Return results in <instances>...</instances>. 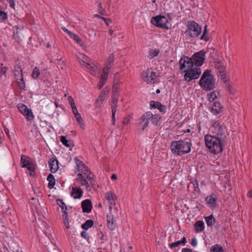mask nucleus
I'll return each instance as SVG.
<instances>
[{"mask_svg":"<svg viewBox=\"0 0 252 252\" xmlns=\"http://www.w3.org/2000/svg\"><path fill=\"white\" fill-rule=\"evenodd\" d=\"M182 252H193L192 250L189 248H183L182 250Z\"/></svg>","mask_w":252,"mask_h":252,"instance_id":"nucleus-60","label":"nucleus"},{"mask_svg":"<svg viewBox=\"0 0 252 252\" xmlns=\"http://www.w3.org/2000/svg\"><path fill=\"white\" fill-rule=\"evenodd\" d=\"M57 204L61 208L62 213H63V200L59 199H56Z\"/></svg>","mask_w":252,"mask_h":252,"instance_id":"nucleus-44","label":"nucleus"},{"mask_svg":"<svg viewBox=\"0 0 252 252\" xmlns=\"http://www.w3.org/2000/svg\"><path fill=\"white\" fill-rule=\"evenodd\" d=\"M81 235L83 238L85 239H88L89 237L88 233L85 231H83L81 232Z\"/></svg>","mask_w":252,"mask_h":252,"instance_id":"nucleus-50","label":"nucleus"},{"mask_svg":"<svg viewBox=\"0 0 252 252\" xmlns=\"http://www.w3.org/2000/svg\"><path fill=\"white\" fill-rule=\"evenodd\" d=\"M197 241L196 240L195 238H192L191 239V242H190V244L193 246V247H195L197 245Z\"/></svg>","mask_w":252,"mask_h":252,"instance_id":"nucleus-52","label":"nucleus"},{"mask_svg":"<svg viewBox=\"0 0 252 252\" xmlns=\"http://www.w3.org/2000/svg\"><path fill=\"white\" fill-rule=\"evenodd\" d=\"M19 111L26 117L28 121H31L34 118V115L31 109L23 104L18 105Z\"/></svg>","mask_w":252,"mask_h":252,"instance_id":"nucleus-14","label":"nucleus"},{"mask_svg":"<svg viewBox=\"0 0 252 252\" xmlns=\"http://www.w3.org/2000/svg\"><path fill=\"white\" fill-rule=\"evenodd\" d=\"M105 83V82L103 81H101V80H100L99 82L98 83V89H101V87L104 85Z\"/></svg>","mask_w":252,"mask_h":252,"instance_id":"nucleus-56","label":"nucleus"},{"mask_svg":"<svg viewBox=\"0 0 252 252\" xmlns=\"http://www.w3.org/2000/svg\"><path fill=\"white\" fill-rule=\"evenodd\" d=\"M49 166L51 172L55 173L59 169L58 161L56 159H50L49 161Z\"/></svg>","mask_w":252,"mask_h":252,"instance_id":"nucleus-21","label":"nucleus"},{"mask_svg":"<svg viewBox=\"0 0 252 252\" xmlns=\"http://www.w3.org/2000/svg\"><path fill=\"white\" fill-rule=\"evenodd\" d=\"M26 167L27 168L28 170L30 171L32 170H34V166L31 163L28 164V166H27Z\"/></svg>","mask_w":252,"mask_h":252,"instance_id":"nucleus-51","label":"nucleus"},{"mask_svg":"<svg viewBox=\"0 0 252 252\" xmlns=\"http://www.w3.org/2000/svg\"><path fill=\"white\" fill-rule=\"evenodd\" d=\"M81 207L84 213H89L92 209V202L89 199H86L81 203Z\"/></svg>","mask_w":252,"mask_h":252,"instance_id":"nucleus-17","label":"nucleus"},{"mask_svg":"<svg viewBox=\"0 0 252 252\" xmlns=\"http://www.w3.org/2000/svg\"><path fill=\"white\" fill-rule=\"evenodd\" d=\"M94 224L93 220H87L85 223H83L81 225V228L84 230H88L89 228L92 227Z\"/></svg>","mask_w":252,"mask_h":252,"instance_id":"nucleus-30","label":"nucleus"},{"mask_svg":"<svg viewBox=\"0 0 252 252\" xmlns=\"http://www.w3.org/2000/svg\"><path fill=\"white\" fill-rule=\"evenodd\" d=\"M64 32H65L68 34L69 37H70L71 38H73V36L74 35V33L70 32L68 31L67 29L64 27Z\"/></svg>","mask_w":252,"mask_h":252,"instance_id":"nucleus-46","label":"nucleus"},{"mask_svg":"<svg viewBox=\"0 0 252 252\" xmlns=\"http://www.w3.org/2000/svg\"><path fill=\"white\" fill-rule=\"evenodd\" d=\"M109 73V70H105V69L103 68V73L101 75L100 80H101V81H103L104 82H105V81H106V80L108 78V75Z\"/></svg>","mask_w":252,"mask_h":252,"instance_id":"nucleus-37","label":"nucleus"},{"mask_svg":"<svg viewBox=\"0 0 252 252\" xmlns=\"http://www.w3.org/2000/svg\"><path fill=\"white\" fill-rule=\"evenodd\" d=\"M195 231L196 232L202 231L204 229V224L202 221L198 220L194 223Z\"/></svg>","mask_w":252,"mask_h":252,"instance_id":"nucleus-27","label":"nucleus"},{"mask_svg":"<svg viewBox=\"0 0 252 252\" xmlns=\"http://www.w3.org/2000/svg\"><path fill=\"white\" fill-rule=\"evenodd\" d=\"M111 99L112 100V103L111 105L112 113H116L117 109V104L118 103L119 97H117V96L115 95L114 96H112Z\"/></svg>","mask_w":252,"mask_h":252,"instance_id":"nucleus-25","label":"nucleus"},{"mask_svg":"<svg viewBox=\"0 0 252 252\" xmlns=\"http://www.w3.org/2000/svg\"><path fill=\"white\" fill-rule=\"evenodd\" d=\"M181 244L180 242L179 241H176L175 242L169 244V247L171 248L177 247L179 246Z\"/></svg>","mask_w":252,"mask_h":252,"instance_id":"nucleus-47","label":"nucleus"},{"mask_svg":"<svg viewBox=\"0 0 252 252\" xmlns=\"http://www.w3.org/2000/svg\"><path fill=\"white\" fill-rule=\"evenodd\" d=\"M167 20L165 16L158 15L153 17L151 19V23L158 27L165 28L168 29V27L166 26Z\"/></svg>","mask_w":252,"mask_h":252,"instance_id":"nucleus-11","label":"nucleus"},{"mask_svg":"<svg viewBox=\"0 0 252 252\" xmlns=\"http://www.w3.org/2000/svg\"><path fill=\"white\" fill-rule=\"evenodd\" d=\"M83 191L82 189L78 187H72L71 192V195L74 199H80L83 194Z\"/></svg>","mask_w":252,"mask_h":252,"instance_id":"nucleus-18","label":"nucleus"},{"mask_svg":"<svg viewBox=\"0 0 252 252\" xmlns=\"http://www.w3.org/2000/svg\"><path fill=\"white\" fill-rule=\"evenodd\" d=\"M159 50L157 49H151L149 52V56L152 59L156 57L159 54Z\"/></svg>","mask_w":252,"mask_h":252,"instance_id":"nucleus-38","label":"nucleus"},{"mask_svg":"<svg viewBox=\"0 0 252 252\" xmlns=\"http://www.w3.org/2000/svg\"><path fill=\"white\" fill-rule=\"evenodd\" d=\"M73 113L75 115V118L79 123L81 127L83 128L84 124L83 123V119L80 115L78 113V110H77V112H73Z\"/></svg>","mask_w":252,"mask_h":252,"instance_id":"nucleus-34","label":"nucleus"},{"mask_svg":"<svg viewBox=\"0 0 252 252\" xmlns=\"http://www.w3.org/2000/svg\"><path fill=\"white\" fill-rule=\"evenodd\" d=\"M212 128L213 132L217 134L218 136H220L221 139L223 140L225 137V130L222 126L218 121L215 122L212 126Z\"/></svg>","mask_w":252,"mask_h":252,"instance_id":"nucleus-13","label":"nucleus"},{"mask_svg":"<svg viewBox=\"0 0 252 252\" xmlns=\"http://www.w3.org/2000/svg\"><path fill=\"white\" fill-rule=\"evenodd\" d=\"M13 38L16 41H17L18 42L22 40V38H21L19 35V32L17 31L16 32H14Z\"/></svg>","mask_w":252,"mask_h":252,"instance_id":"nucleus-43","label":"nucleus"},{"mask_svg":"<svg viewBox=\"0 0 252 252\" xmlns=\"http://www.w3.org/2000/svg\"><path fill=\"white\" fill-rule=\"evenodd\" d=\"M47 180L49 181L48 188L49 189H52L55 184V180L54 176L50 174L47 177Z\"/></svg>","mask_w":252,"mask_h":252,"instance_id":"nucleus-28","label":"nucleus"},{"mask_svg":"<svg viewBox=\"0 0 252 252\" xmlns=\"http://www.w3.org/2000/svg\"><path fill=\"white\" fill-rule=\"evenodd\" d=\"M102 19L104 20L106 25L107 26H109L110 23L111 22V20L110 19H107V18H104V17H102Z\"/></svg>","mask_w":252,"mask_h":252,"instance_id":"nucleus-57","label":"nucleus"},{"mask_svg":"<svg viewBox=\"0 0 252 252\" xmlns=\"http://www.w3.org/2000/svg\"><path fill=\"white\" fill-rule=\"evenodd\" d=\"M68 101L71 106L73 112H77V109L75 104L73 98L71 96H69L68 97Z\"/></svg>","mask_w":252,"mask_h":252,"instance_id":"nucleus-33","label":"nucleus"},{"mask_svg":"<svg viewBox=\"0 0 252 252\" xmlns=\"http://www.w3.org/2000/svg\"><path fill=\"white\" fill-rule=\"evenodd\" d=\"M109 92V89L106 87H105L101 91L94 103L96 107L99 108L101 107L103 103V101L105 100V97L108 94Z\"/></svg>","mask_w":252,"mask_h":252,"instance_id":"nucleus-15","label":"nucleus"},{"mask_svg":"<svg viewBox=\"0 0 252 252\" xmlns=\"http://www.w3.org/2000/svg\"><path fill=\"white\" fill-rule=\"evenodd\" d=\"M205 200L210 208L214 209L216 207L217 198L215 196V195L213 194L211 195L207 196L205 199Z\"/></svg>","mask_w":252,"mask_h":252,"instance_id":"nucleus-19","label":"nucleus"},{"mask_svg":"<svg viewBox=\"0 0 252 252\" xmlns=\"http://www.w3.org/2000/svg\"><path fill=\"white\" fill-rule=\"evenodd\" d=\"M152 124L155 125H158L160 124V118L158 115L152 114V117L150 118V120Z\"/></svg>","mask_w":252,"mask_h":252,"instance_id":"nucleus-31","label":"nucleus"},{"mask_svg":"<svg viewBox=\"0 0 252 252\" xmlns=\"http://www.w3.org/2000/svg\"><path fill=\"white\" fill-rule=\"evenodd\" d=\"M30 173V175L31 176H34V175H35L34 170H32L30 171V173Z\"/></svg>","mask_w":252,"mask_h":252,"instance_id":"nucleus-62","label":"nucleus"},{"mask_svg":"<svg viewBox=\"0 0 252 252\" xmlns=\"http://www.w3.org/2000/svg\"><path fill=\"white\" fill-rule=\"evenodd\" d=\"M120 89L117 85L114 84L112 88V96H114L115 95L117 97H119Z\"/></svg>","mask_w":252,"mask_h":252,"instance_id":"nucleus-35","label":"nucleus"},{"mask_svg":"<svg viewBox=\"0 0 252 252\" xmlns=\"http://www.w3.org/2000/svg\"><path fill=\"white\" fill-rule=\"evenodd\" d=\"M187 28L188 30L186 32L191 37H197L201 32V27L193 21L188 23Z\"/></svg>","mask_w":252,"mask_h":252,"instance_id":"nucleus-8","label":"nucleus"},{"mask_svg":"<svg viewBox=\"0 0 252 252\" xmlns=\"http://www.w3.org/2000/svg\"><path fill=\"white\" fill-rule=\"evenodd\" d=\"M76 42L81 46H84V42L83 40L77 35L74 34L73 38H72Z\"/></svg>","mask_w":252,"mask_h":252,"instance_id":"nucleus-39","label":"nucleus"},{"mask_svg":"<svg viewBox=\"0 0 252 252\" xmlns=\"http://www.w3.org/2000/svg\"><path fill=\"white\" fill-rule=\"evenodd\" d=\"M180 69L184 72L185 80L189 82L193 79L198 78L201 74V69L193 67L191 59L186 56L181 58L179 61Z\"/></svg>","mask_w":252,"mask_h":252,"instance_id":"nucleus-2","label":"nucleus"},{"mask_svg":"<svg viewBox=\"0 0 252 252\" xmlns=\"http://www.w3.org/2000/svg\"><path fill=\"white\" fill-rule=\"evenodd\" d=\"M205 220L206 221L207 224L208 226H211L214 224L216 220L214 218L213 216L211 215L208 217H205Z\"/></svg>","mask_w":252,"mask_h":252,"instance_id":"nucleus-29","label":"nucleus"},{"mask_svg":"<svg viewBox=\"0 0 252 252\" xmlns=\"http://www.w3.org/2000/svg\"><path fill=\"white\" fill-rule=\"evenodd\" d=\"M215 67L219 70L220 74L221 77V79L222 80H224L225 79V74L222 63L221 62L218 61L215 63Z\"/></svg>","mask_w":252,"mask_h":252,"instance_id":"nucleus-22","label":"nucleus"},{"mask_svg":"<svg viewBox=\"0 0 252 252\" xmlns=\"http://www.w3.org/2000/svg\"><path fill=\"white\" fill-rule=\"evenodd\" d=\"M141 77L145 82L153 84L155 83V80L156 78V73L150 69H148L142 72Z\"/></svg>","mask_w":252,"mask_h":252,"instance_id":"nucleus-12","label":"nucleus"},{"mask_svg":"<svg viewBox=\"0 0 252 252\" xmlns=\"http://www.w3.org/2000/svg\"><path fill=\"white\" fill-rule=\"evenodd\" d=\"M24 155H22L21 156V164L22 167H26L28 166V164L30 163L28 160H27L24 158Z\"/></svg>","mask_w":252,"mask_h":252,"instance_id":"nucleus-40","label":"nucleus"},{"mask_svg":"<svg viewBox=\"0 0 252 252\" xmlns=\"http://www.w3.org/2000/svg\"><path fill=\"white\" fill-rule=\"evenodd\" d=\"M158 109H159V111L161 112H165L166 110V107H165V106L162 105L161 104V106L158 107Z\"/></svg>","mask_w":252,"mask_h":252,"instance_id":"nucleus-53","label":"nucleus"},{"mask_svg":"<svg viewBox=\"0 0 252 252\" xmlns=\"http://www.w3.org/2000/svg\"><path fill=\"white\" fill-rule=\"evenodd\" d=\"M39 74L40 72L39 69L37 67H35L32 74V77L34 79H36L38 77Z\"/></svg>","mask_w":252,"mask_h":252,"instance_id":"nucleus-41","label":"nucleus"},{"mask_svg":"<svg viewBox=\"0 0 252 252\" xmlns=\"http://www.w3.org/2000/svg\"><path fill=\"white\" fill-rule=\"evenodd\" d=\"M114 81L115 84H116V85H118L120 83L119 73L117 72L115 74L114 76Z\"/></svg>","mask_w":252,"mask_h":252,"instance_id":"nucleus-45","label":"nucleus"},{"mask_svg":"<svg viewBox=\"0 0 252 252\" xmlns=\"http://www.w3.org/2000/svg\"><path fill=\"white\" fill-rule=\"evenodd\" d=\"M150 104L151 107L157 109L161 106V103L158 101H151Z\"/></svg>","mask_w":252,"mask_h":252,"instance_id":"nucleus-42","label":"nucleus"},{"mask_svg":"<svg viewBox=\"0 0 252 252\" xmlns=\"http://www.w3.org/2000/svg\"><path fill=\"white\" fill-rule=\"evenodd\" d=\"M114 61V56L113 54L110 55L108 58L107 60L106 61L105 66L103 68L105 70H109L110 68L111 67L112 64L113 63Z\"/></svg>","mask_w":252,"mask_h":252,"instance_id":"nucleus-26","label":"nucleus"},{"mask_svg":"<svg viewBox=\"0 0 252 252\" xmlns=\"http://www.w3.org/2000/svg\"><path fill=\"white\" fill-rule=\"evenodd\" d=\"M13 72L19 87L22 89H24L26 87V85L23 80L21 65L19 61L15 62Z\"/></svg>","mask_w":252,"mask_h":252,"instance_id":"nucleus-6","label":"nucleus"},{"mask_svg":"<svg viewBox=\"0 0 252 252\" xmlns=\"http://www.w3.org/2000/svg\"><path fill=\"white\" fill-rule=\"evenodd\" d=\"M211 252H224L222 247L218 244L212 246Z\"/></svg>","mask_w":252,"mask_h":252,"instance_id":"nucleus-32","label":"nucleus"},{"mask_svg":"<svg viewBox=\"0 0 252 252\" xmlns=\"http://www.w3.org/2000/svg\"><path fill=\"white\" fill-rule=\"evenodd\" d=\"M107 226L111 230L115 228V225L114 223V217L111 213H109L107 216Z\"/></svg>","mask_w":252,"mask_h":252,"instance_id":"nucleus-23","label":"nucleus"},{"mask_svg":"<svg viewBox=\"0 0 252 252\" xmlns=\"http://www.w3.org/2000/svg\"><path fill=\"white\" fill-rule=\"evenodd\" d=\"M74 160L76 164V169L80 171L77 174V180L80 182L82 186L86 187L87 191H91L90 185L93 186L94 183V175L81 160L77 158H75Z\"/></svg>","mask_w":252,"mask_h":252,"instance_id":"nucleus-1","label":"nucleus"},{"mask_svg":"<svg viewBox=\"0 0 252 252\" xmlns=\"http://www.w3.org/2000/svg\"><path fill=\"white\" fill-rule=\"evenodd\" d=\"M105 196L106 199L108 201V202L110 204V206H109V209L111 211L112 210V205L113 204H115L114 202L117 199L116 195L112 192L108 191L105 193Z\"/></svg>","mask_w":252,"mask_h":252,"instance_id":"nucleus-20","label":"nucleus"},{"mask_svg":"<svg viewBox=\"0 0 252 252\" xmlns=\"http://www.w3.org/2000/svg\"><path fill=\"white\" fill-rule=\"evenodd\" d=\"M206 57V52L204 50H201L194 53L190 58L194 65L201 66L204 63Z\"/></svg>","mask_w":252,"mask_h":252,"instance_id":"nucleus-9","label":"nucleus"},{"mask_svg":"<svg viewBox=\"0 0 252 252\" xmlns=\"http://www.w3.org/2000/svg\"><path fill=\"white\" fill-rule=\"evenodd\" d=\"M115 114L116 113H112V125L113 126L115 125V121H116Z\"/></svg>","mask_w":252,"mask_h":252,"instance_id":"nucleus-58","label":"nucleus"},{"mask_svg":"<svg viewBox=\"0 0 252 252\" xmlns=\"http://www.w3.org/2000/svg\"><path fill=\"white\" fill-rule=\"evenodd\" d=\"M7 70V68L6 67H4L2 68L1 69V71L3 73H5L6 72Z\"/></svg>","mask_w":252,"mask_h":252,"instance_id":"nucleus-64","label":"nucleus"},{"mask_svg":"<svg viewBox=\"0 0 252 252\" xmlns=\"http://www.w3.org/2000/svg\"><path fill=\"white\" fill-rule=\"evenodd\" d=\"M210 37L209 35H207L206 34H203L200 37V39L201 40H204L206 41H209L210 40Z\"/></svg>","mask_w":252,"mask_h":252,"instance_id":"nucleus-49","label":"nucleus"},{"mask_svg":"<svg viewBox=\"0 0 252 252\" xmlns=\"http://www.w3.org/2000/svg\"><path fill=\"white\" fill-rule=\"evenodd\" d=\"M130 121V119L129 118H126L123 121V125H127Z\"/></svg>","mask_w":252,"mask_h":252,"instance_id":"nucleus-55","label":"nucleus"},{"mask_svg":"<svg viewBox=\"0 0 252 252\" xmlns=\"http://www.w3.org/2000/svg\"><path fill=\"white\" fill-rule=\"evenodd\" d=\"M7 0L8 1L10 6L12 8H14L15 3H14V0Z\"/></svg>","mask_w":252,"mask_h":252,"instance_id":"nucleus-54","label":"nucleus"},{"mask_svg":"<svg viewBox=\"0 0 252 252\" xmlns=\"http://www.w3.org/2000/svg\"><path fill=\"white\" fill-rule=\"evenodd\" d=\"M79 62L82 66L86 67L89 69L90 73L94 75H95V69L97 67L91 62L89 58L83 54L81 55V57L79 58Z\"/></svg>","mask_w":252,"mask_h":252,"instance_id":"nucleus-7","label":"nucleus"},{"mask_svg":"<svg viewBox=\"0 0 252 252\" xmlns=\"http://www.w3.org/2000/svg\"><path fill=\"white\" fill-rule=\"evenodd\" d=\"M64 220L68 221V216L67 215L66 213L64 211Z\"/></svg>","mask_w":252,"mask_h":252,"instance_id":"nucleus-61","label":"nucleus"},{"mask_svg":"<svg viewBox=\"0 0 252 252\" xmlns=\"http://www.w3.org/2000/svg\"><path fill=\"white\" fill-rule=\"evenodd\" d=\"M205 145L209 151L214 154H218L223 150V144L220 138L216 136L207 135L205 136Z\"/></svg>","mask_w":252,"mask_h":252,"instance_id":"nucleus-4","label":"nucleus"},{"mask_svg":"<svg viewBox=\"0 0 252 252\" xmlns=\"http://www.w3.org/2000/svg\"><path fill=\"white\" fill-rule=\"evenodd\" d=\"M247 196L248 197L252 198V192L251 191H249L247 193Z\"/></svg>","mask_w":252,"mask_h":252,"instance_id":"nucleus-63","label":"nucleus"},{"mask_svg":"<svg viewBox=\"0 0 252 252\" xmlns=\"http://www.w3.org/2000/svg\"><path fill=\"white\" fill-rule=\"evenodd\" d=\"M192 146L189 139L173 141L171 142L170 148L172 152L177 156H182L190 152Z\"/></svg>","mask_w":252,"mask_h":252,"instance_id":"nucleus-3","label":"nucleus"},{"mask_svg":"<svg viewBox=\"0 0 252 252\" xmlns=\"http://www.w3.org/2000/svg\"><path fill=\"white\" fill-rule=\"evenodd\" d=\"M64 146L68 148L69 151H72L74 146L73 140L68 136H64Z\"/></svg>","mask_w":252,"mask_h":252,"instance_id":"nucleus-24","label":"nucleus"},{"mask_svg":"<svg viewBox=\"0 0 252 252\" xmlns=\"http://www.w3.org/2000/svg\"><path fill=\"white\" fill-rule=\"evenodd\" d=\"M199 84L205 91H211L216 88V79L211 70H206L203 72Z\"/></svg>","mask_w":252,"mask_h":252,"instance_id":"nucleus-5","label":"nucleus"},{"mask_svg":"<svg viewBox=\"0 0 252 252\" xmlns=\"http://www.w3.org/2000/svg\"><path fill=\"white\" fill-rule=\"evenodd\" d=\"M213 100L214 102L211 105V111L215 115H217L220 113L222 107L219 102L215 101L214 98H213Z\"/></svg>","mask_w":252,"mask_h":252,"instance_id":"nucleus-16","label":"nucleus"},{"mask_svg":"<svg viewBox=\"0 0 252 252\" xmlns=\"http://www.w3.org/2000/svg\"><path fill=\"white\" fill-rule=\"evenodd\" d=\"M152 117V113L147 112L145 113L139 119L138 123V127L142 131H143L148 126L150 118Z\"/></svg>","mask_w":252,"mask_h":252,"instance_id":"nucleus-10","label":"nucleus"},{"mask_svg":"<svg viewBox=\"0 0 252 252\" xmlns=\"http://www.w3.org/2000/svg\"><path fill=\"white\" fill-rule=\"evenodd\" d=\"M0 17L2 20H5L7 18V14L5 12L1 11L0 10Z\"/></svg>","mask_w":252,"mask_h":252,"instance_id":"nucleus-48","label":"nucleus"},{"mask_svg":"<svg viewBox=\"0 0 252 252\" xmlns=\"http://www.w3.org/2000/svg\"><path fill=\"white\" fill-rule=\"evenodd\" d=\"M180 242L181 244L185 245L187 243V240L186 237H184L182 238L181 240L179 241Z\"/></svg>","mask_w":252,"mask_h":252,"instance_id":"nucleus-59","label":"nucleus"},{"mask_svg":"<svg viewBox=\"0 0 252 252\" xmlns=\"http://www.w3.org/2000/svg\"><path fill=\"white\" fill-rule=\"evenodd\" d=\"M224 82L226 84V88L227 90L230 94H234L235 92V89L232 87V86L229 84L226 83V80L225 79L223 80Z\"/></svg>","mask_w":252,"mask_h":252,"instance_id":"nucleus-36","label":"nucleus"}]
</instances>
